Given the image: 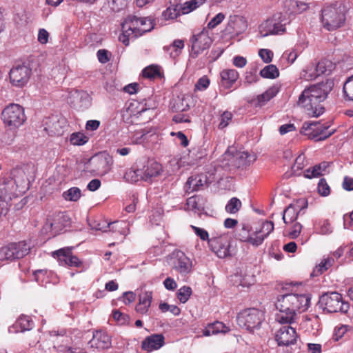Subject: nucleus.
<instances>
[{
	"label": "nucleus",
	"mask_w": 353,
	"mask_h": 353,
	"mask_svg": "<svg viewBox=\"0 0 353 353\" xmlns=\"http://www.w3.org/2000/svg\"><path fill=\"white\" fill-rule=\"evenodd\" d=\"M343 92L346 101H353V74L347 77L344 82Z\"/></svg>",
	"instance_id": "obj_35"
},
{
	"label": "nucleus",
	"mask_w": 353,
	"mask_h": 353,
	"mask_svg": "<svg viewBox=\"0 0 353 353\" xmlns=\"http://www.w3.org/2000/svg\"><path fill=\"white\" fill-rule=\"evenodd\" d=\"M250 236L249 226L245 224H243L241 229L235 233V238L243 242H248Z\"/></svg>",
	"instance_id": "obj_48"
},
{
	"label": "nucleus",
	"mask_w": 353,
	"mask_h": 353,
	"mask_svg": "<svg viewBox=\"0 0 353 353\" xmlns=\"http://www.w3.org/2000/svg\"><path fill=\"white\" fill-rule=\"evenodd\" d=\"M192 294V289L189 286H183L177 292V298L182 303L188 301Z\"/></svg>",
	"instance_id": "obj_47"
},
{
	"label": "nucleus",
	"mask_w": 353,
	"mask_h": 353,
	"mask_svg": "<svg viewBox=\"0 0 353 353\" xmlns=\"http://www.w3.org/2000/svg\"><path fill=\"white\" fill-rule=\"evenodd\" d=\"M172 121L176 123H190V117L183 112H179L172 117Z\"/></svg>",
	"instance_id": "obj_60"
},
{
	"label": "nucleus",
	"mask_w": 353,
	"mask_h": 353,
	"mask_svg": "<svg viewBox=\"0 0 353 353\" xmlns=\"http://www.w3.org/2000/svg\"><path fill=\"white\" fill-rule=\"evenodd\" d=\"M112 316L114 319L121 324L128 323L130 321V316L127 314L121 312L119 310L113 311Z\"/></svg>",
	"instance_id": "obj_53"
},
{
	"label": "nucleus",
	"mask_w": 353,
	"mask_h": 353,
	"mask_svg": "<svg viewBox=\"0 0 353 353\" xmlns=\"http://www.w3.org/2000/svg\"><path fill=\"white\" fill-rule=\"evenodd\" d=\"M185 185L191 192L199 191L205 185L208 186V178L205 174L192 175L188 178Z\"/></svg>",
	"instance_id": "obj_25"
},
{
	"label": "nucleus",
	"mask_w": 353,
	"mask_h": 353,
	"mask_svg": "<svg viewBox=\"0 0 353 353\" xmlns=\"http://www.w3.org/2000/svg\"><path fill=\"white\" fill-rule=\"evenodd\" d=\"M334 68L335 64L332 61L328 59H322L316 64V74L314 76H311V79H314L321 74L328 75Z\"/></svg>",
	"instance_id": "obj_29"
},
{
	"label": "nucleus",
	"mask_w": 353,
	"mask_h": 353,
	"mask_svg": "<svg viewBox=\"0 0 353 353\" xmlns=\"http://www.w3.org/2000/svg\"><path fill=\"white\" fill-rule=\"evenodd\" d=\"M1 119L6 126L10 130H14L21 126L26 117L22 106L17 103L8 105L1 112Z\"/></svg>",
	"instance_id": "obj_7"
},
{
	"label": "nucleus",
	"mask_w": 353,
	"mask_h": 353,
	"mask_svg": "<svg viewBox=\"0 0 353 353\" xmlns=\"http://www.w3.org/2000/svg\"><path fill=\"white\" fill-rule=\"evenodd\" d=\"M171 109L172 112H183L190 109V105L188 99L184 96L181 97H177L171 103Z\"/></svg>",
	"instance_id": "obj_32"
},
{
	"label": "nucleus",
	"mask_w": 353,
	"mask_h": 353,
	"mask_svg": "<svg viewBox=\"0 0 353 353\" xmlns=\"http://www.w3.org/2000/svg\"><path fill=\"white\" fill-rule=\"evenodd\" d=\"M259 55L265 63H270L272 60L273 52L268 49H261Z\"/></svg>",
	"instance_id": "obj_56"
},
{
	"label": "nucleus",
	"mask_w": 353,
	"mask_h": 353,
	"mask_svg": "<svg viewBox=\"0 0 353 353\" xmlns=\"http://www.w3.org/2000/svg\"><path fill=\"white\" fill-rule=\"evenodd\" d=\"M274 230V223L266 221L262 223L261 228L259 231L262 236L266 238Z\"/></svg>",
	"instance_id": "obj_52"
},
{
	"label": "nucleus",
	"mask_w": 353,
	"mask_h": 353,
	"mask_svg": "<svg viewBox=\"0 0 353 353\" xmlns=\"http://www.w3.org/2000/svg\"><path fill=\"white\" fill-rule=\"evenodd\" d=\"M173 268L179 272L185 274L190 271L192 262L182 251L178 250L172 253L171 258Z\"/></svg>",
	"instance_id": "obj_19"
},
{
	"label": "nucleus",
	"mask_w": 353,
	"mask_h": 353,
	"mask_svg": "<svg viewBox=\"0 0 353 353\" xmlns=\"http://www.w3.org/2000/svg\"><path fill=\"white\" fill-rule=\"evenodd\" d=\"M190 227L196 236H199L202 241H208V239H210L208 232L205 230L194 225H190Z\"/></svg>",
	"instance_id": "obj_58"
},
{
	"label": "nucleus",
	"mask_w": 353,
	"mask_h": 353,
	"mask_svg": "<svg viewBox=\"0 0 353 353\" xmlns=\"http://www.w3.org/2000/svg\"><path fill=\"white\" fill-rule=\"evenodd\" d=\"M319 307L328 313H347L350 308L347 302L343 300L342 295L336 292H326L322 294L318 303Z\"/></svg>",
	"instance_id": "obj_5"
},
{
	"label": "nucleus",
	"mask_w": 353,
	"mask_h": 353,
	"mask_svg": "<svg viewBox=\"0 0 353 353\" xmlns=\"http://www.w3.org/2000/svg\"><path fill=\"white\" fill-rule=\"evenodd\" d=\"M165 344V337L162 334H154L147 336L142 342L141 347L148 352L158 350Z\"/></svg>",
	"instance_id": "obj_22"
},
{
	"label": "nucleus",
	"mask_w": 353,
	"mask_h": 353,
	"mask_svg": "<svg viewBox=\"0 0 353 353\" xmlns=\"http://www.w3.org/2000/svg\"><path fill=\"white\" fill-rule=\"evenodd\" d=\"M30 250V245L26 241L11 243L0 248V261H12L21 259Z\"/></svg>",
	"instance_id": "obj_9"
},
{
	"label": "nucleus",
	"mask_w": 353,
	"mask_h": 353,
	"mask_svg": "<svg viewBox=\"0 0 353 353\" xmlns=\"http://www.w3.org/2000/svg\"><path fill=\"white\" fill-rule=\"evenodd\" d=\"M89 161L93 164L98 174L101 175H105L109 172L113 163L112 157L106 151L95 154Z\"/></svg>",
	"instance_id": "obj_15"
},
{
	"label": "nucleus",
	"mask_w": 353,
	"mask_h": 353,
	"mask_svg": "<svg viewBox=\"0 0 353 353\" xmlns=\"http://www.w3.org/2000/svg\"><path fill=\"white\" fill-rule=\"evenodd\" d=\"M252 157L248 152H240L237 153L235 156L236 162V165L238 167L241 166H245L247 165H250V163L253 161H254V158H252Z\"/></svg>",
	"instance_id": "obj_39"
},
{
	"label": "nucleus",
	"mask_w": 353,
	"mask_h": 353,
	"mask_svg": "<svg viewBox=\"0 0 353 353\" xmlns=\"http://www.w3.org/2000/svg\"><path fill=\"white\" fill-rule=\"evenodd\" d=\"M210 79L207 76H203L197 81L195 84V89L199 90H205L210 85Z\"/></svg>",
	"instance_id": "obj_55"
},
{
	"label": "nucleus",
	"mask_w": 353,
	"mask_h": 353,
	"mask_svg": "<svg viewBox=\"0 0 353 353\" xmlns=\"http://www.w3.org/2000/svg\"><path fill=\"white\" fill-rule=\"evenodd\" d=\"M181 5H175L168 7L163 12V16L165 19H173L176 18L181 13Z\"/></svg>",
	"instance_id": "obj_41"
},
{
	"label": "nucleus",
	"mask_w": 353,
	"mask_h": 353,
	"mask_svg": "<svg viewBox=\"0 0 353 353\" xmlns=\"http://www.w3.org/2000/svg\"><path fill=\"white\" fill-rule=\"evenodd\" d=\"M139 166L142 171V180L145 181H151L153 177L159 176L162 170L161 165L152 159L146 161Z\"/></svg>",
	"instance_id": "obj_20"
},
{
	"label": "nucleus",
	"mask_w": 353,
	"mask_h": 353,
	"mask_svg": "<svg viewBox=\"0 0 353 353\" xmlns=\"http://www.w3.org/2000/svg\"><path fill=\"white\" fill-rule=\"evenodd\" d=\"M264 239V236H262L260 233H259V232H256V236H250V239L248 240V242L254 246H259V245L262 244Z\"/></svg>",
	"instance_id": "obj_63"
},
{
	"label": "nucleus",
	"mask_w": 353,
	"mask_h": 353,
	"mask_svg": "<svg viewBox=\"0 0 353 353\" xmlns=\"http://www.w3.org/2000/svg\"><path fill=\"white\" fill-rule=\"evenodd\" d=\"M301 229V224L299 223H295L292 228V230L289 232V237L292 239H296L300 234Z\"/></svg>",
	"instance_id": "obj_61"
},
{
	"label": "nucleus",
	"mask_w": 353,
	"mask_h": 353,
	"mask_svg": "<svg viewBox=\"0 0 353 353\" xmlns=\"http://www.w3.org/2000/svg\"><path fill=\"white\" fill-rule=\"evenodd\" d=\"M186 205L188 210L195 212L204 210L203 199L200 196H194L187 199Z\"/></svg>",
	"instance_id": "obj_31"
},
{
	"label": "nucleus",
	"mask_w": 353,
	"mask_h": 353,
	"mask_svg": "<svg viewBox=\"0 0 353 353\" xmlns=\"http://www.w3.org/2000/svg\"><path fill=\"white\" fill-rule=\"evenodd\" d=\"M288 324L281 327L275 334V339L279 346H289L296 342L298 334L296 330Z\"/></svg>",
	"instance_id": "obj_16"
},
{
	"label": "nucleus",
	"mask_w": 353,
	"mask_h": 353,
	"mask_svg": "<svg viewBox=\"0 0 353 353\" xmlns=\"http://www.w3.org/2000/svg\"><path fill=\"white\" fill-rule=\"evenodd\" d=\"M288 6L291 7L292 12L297 14H301L307 10L308 4L304 1L297 0H288L287 1Z\"/></svg>",
	"instance_id": "obj_38"
},
{
	"label": "nucleus",
	"mask_w": 353,
	"mask_h": 353,
	"mask_svg": "<svg viewBox=\"0 0 353 353\" xmlns=\"http://www.w3.org/2000/svg\"><path fill=\"white\" fill-rule=\"evenodd\" d=\"M66 121L65 119H59L57 117L50 118L46 123L45 130L50 136H60L63 134V128L65 126Z\"/></svg>",
	"instance_id": "obj_23"
},
{
	"label": "nucleus",
	"mask_w": 353,
	"mask_h": 353,
	"mask_svg": "<svg viewBox=\"0 0 353 353\" xmlns=\"http://www.w3.org/2000/svg\"><path fill=\"white\" fill-rule=\"evenodd\" d=\"M321 12L323 27L328 31H333L345 23L347 7L343 1H338L325 6Z\"/></svg>",
	"instance_id": "obj_4"
},
{
	"label": "nucleus",
	"mask_w": 353,
	"mask_h": 353,
	"mask_svg": "<svg viewBox=\"0 0 353 353\" xmlns=\"http://www.w3.org/2000/svg\"><path fill=\"white\" fill-rule=\"evenodd\" d=\"M248 28L246 19L239 15L230 16L225 29V34L231 37L238 36L244 32Z\"/></svg>",
	"instance_id": "obj_17"
},
{
	"label": "nucleus",
	"mask_w": 353,
	"mask_h": 353,
	"mask_svg": "<svg viewBox=\"0 0 353 353\" xmlns=\"http://www.w3.org/2000/svg\"><path fill=\"white\" fill-rule=\"evenodd\" d=\"M152 300V294L151 292H145L139 295L140 304L150 306Z\"/></svg>",
	"instance_id": "obj_54"
},
{
	"label": "nucleus",
	"mask_w": 353,
	"mask_h": 353,
	"mask_svg": "<svg viewBox=\"0 0 353 353\" xmlns=\"http://www.w3.org/2000/svg\"><path fill=\"white\" fill-rule=\"evenodd\" d=\"M241 207V201L236 197H233L225 205V211L230 214H235L240 210Z\"/></svg>",
	"instance_id": "obj_42"
},
{
	"label": "nucleus",
	"mask_w": 353,
	"mask_h": 353,
	"mask_svg": "<svg viewBox=\"0 0 353 353\" xmlns=\"http://www.w3.org/2000/svg\"><path fill=\"white\" fill-rule=\"evenodd\" d=\"M334 259L332 258L325 259L323 261L321 262V263L318 266L316 267L312 275L316 273L322 274L323 272L326 271L332 265Z\"/></svg>",
	"instance_id": "obj_49"
},
{
	"label": "nucleus",
	"mask_w": 353,
	"mask_h": 353,
	"mask_svg": "<svg viewBox=\"0 0 353 353\" xmlns=\"http://www.w3.org/2000/svg\"><path fill=\"white\" fill-rule=\"evenodd\" d=\"M318 192L323 196H328L330 193V188L324 178H321L319 181Z\"/></svg>",
	"instance_id": "obj_51"
},
{
	"label": "nucleus",
	"mask_w": 353,
	"mask_h": 353,
	"mask_svg": "<svg viewBox=\"0 0 353 353\" xmlns=\"http://www.w3.org/2000/svg\"><path fill=\"white\" fill-rule=\"evenodd\" d=\"M310 296L305 294L288 293L277 297L276 308L279 311L276 321L281 324H292L297 314L305 311L310 304Z\"/></svg>",
	"instance_id": "obj_2"
},
{
	"label": "nucleus",
	"mask_w": 353,
	"mask_h": 353,
	"mask_svg": "<svg viewBox=\"0 0 353 353\" xmlns=\"http://www.w3.org/2000/svg\"><path fill=\"white\" fill-rule=\"evenodd\" d=\"M34 326V322L32 319L26 315L20 316L15 323L9 328L10 332H23L26 330H30Z\"/></svg>",
	"instance_id": "obj_26"
},
{
	"label": "nucleus",
	"mask_w": 353,
	"mask_h": 353,
	"mask_svg": "<svg viewBox=\"0 0 353 353\" xmlns=\"http://www.w3.org/2000/svg\"><path fill=\"white\" fill-rule=\"evenodd\" d=\"M220 75L221 85L226 89L232 88L239 77L238 72L234 69L224 70Z\"/></svg>",
	"instance_id": "obj_27"
},
{
	"label": "nucleus",
	"mask_w": 353,
	"mask_h": 353,
	"mask_svg": "<svg viewBox=\"0 0 353 353\" xmlns=\"http://www.w3.org/2000/svg\"><path fill=\"white\" fill-rule=\"evenodd\" d=\"M285 30V28L283 24L276 23L272 19L267 20L260 26V32L263 37L270 34H277Z\"/></svg>",
	"instance_id": "obj_24"
},
{
	"label": "nucleus",
	"mask_w": 353,
	"mask_h": 353,
	"mask_svg": "<svg viewBox=\"0 0 353 353\" xmlns=\"http://www.w3.org/2000/svg\"><path fill=\"white\" fill-rule=\"evenodd\" d=\"M230 329L225 326L222 322L215 321L212 323L208 324L203 331V334L205 336H209L212 334H217L219 333H227Z\"/></svg>",
	"instance_id": "obj_28"
},
{
	"label": "nucleus",
	"mask_w": 353,
	"mask_h": 353,
	"mask_svg": "<svg viewBox=\"0 0 353 353\" xmlns=\"http://www.w3.org/2000/svg\"><path fill=\"white\" fill-rule=\"evenodd\" d=\"M76 98L79 100L80 105L78 106L79 109H86L90 105V99L88 93L85 92H76Z\"/></svg>",
	"instance_id": "obj_45"
},
{
	"label": "nucleus",
	"mask_w": 353,
	"mask_h": 353,
	"mask_svg": "<svg viewBox=\"0 0 353 353\" xmlns=\"http://www.w3.org/2000/svg\"><path fill=\"white\" fill-rule=\"evenodd\" d=\"M190 41L192 43L190 57L195 59L203 50L210 48L212 39L208 35V32L201 31L198 34L193 35Z\"/></svg>",
	"instance_id": "obj_14"
},
{
	"label": "nucleus",
	"mask_w": 353,
	"mask_h": 353,
	"mask_svg": "<svg viewBox=\"0 0 353 353\" xmlns=\"http://www.w3.org/2000/svg\"><path fill=\"white\" fill-rule=\"evenodd\" d=\"M232 118V114L231 112H225L221 117V122L219 125V128H224L228 125L229 121H230Z\"/></svg>",
	"instance_id": "obj_62"
},
{
	"label": "nucleus",
	"mask_w": 353,
	"mask_h": 353,
	"mask_svg": "<svg viewBox=\"0 0 353 353\" xmlns=\"http://www.w3.org/2000/svg\"><path fill=\"white\" fill-rule=\"evenodd\" d=\"M65 200L77 201L81 196V190L79 188L73 187L63 193Z\"/></svg>",
	"instance_id": "obj_43"
},
{
	"label": "nucleus",
	"mask_w": 353,
	"mask_h": 353,
	"mask_svg": "<svg viewBox=\"0 0 353 353\" xmlns=\"http://www.w3.org/2000/svg\"><path fill=\"white\" fill-rule=\"evenodd\" d=\"M142 171L139 165L137 164L135 169H130L124 174V179L130 183H134L139 180H142Z\"/></svg>",
	"instance_id": "obj_34"
},
{
	"label": "nucleus",
	"mask_w": 353,
	"mask_h": 353,
	"mask_svg": "<svg viewBox=\"0 0 353 353\" xmlns=\"http://www.w3.org/2000/svg\"><path fill=\"white\" fill-rule=\"evenodd\" d=\"M12 174L21 176V179L12 177H3L0 179V199L6 202L11 201L12 198L18 197L23 194L28 189L27 180L24 179L25 173L21 170H14Z\"/></svg>",
	"instance_id": "obj_3"
},
{
	"label": "nucleus",
	"mask_w": 353,
	"mask_h": 353,
	"mask_svg": "<svg viewBox=\"0 0 353 353\" xmlns=\"http://www.w3.org/2000/svg\"><path fill=\"white\" fill-rule=\"evenodd\" d=\"M208 245L219 258L224 259L231 255L230 241L226 234L213 236L208 239Z\"/></svg>",
	"instance_id": "obj_13"
},
{
	"label": "nucleus",
	"mask_w": 353,
	"mask_h": 353,
	"mask_svg": "<svg viewBox=\"0 0 353 353\" xmlns=\"http://www.w3.org/2000/svg\"><path fill=\"white\" fill-rule=\"evenodd\" d=\"M329 167V163L323 161L319 164L315 165L311 168L307 169L304 172V176L307 179L318 177L322 175V172Z\"/></svg>",
	"instance_id": "obj_30"
},
{
	"label": "nucleus",
	"mask_w": 353,
	"mask_h": 353,
	"mask_svg": "<svg viewBox=\"0 0 353 353\" xmlns=\"http://www.w3.org/2000/svg\"><path fill=\"white\" fill-rule=\"evenodd\" d=\"M141 17H137L134 15H129L126 17L125 21L121 23V28L128 30L134 34V39L139 36L143 35L144 33L151 31L154 27V23L150 21L148 27H141L140 24L144 22L140 21Z\"/></svg>",
	"instance_id": "obj_11"
},
{
	"label": "nucleus",
	"mask_w": 353,
	"mask_h": 353,
	"mask_svg": "<svg viewBox=\"0 0 353 353\" xmlns=\"http://www.w3.org/2000/svg\"><path fill=\"white\" fill-rule=\"evenodd\" d=\"M205 1H206V0H192L187 1L183 5L180 6L181 13L183 14H188L202 5Z\"/></svg>",
	"instance_id": "obj_40"
},
{
	"label": "nucleus",
	"mask_w": 353,
	"mask_h": 353,
	"mask_svg": "<svg viewBox=\"0 0 353 353\" xmlns=\"http://www.w3.org/2000/svg\"><path fill=\"white\" fill-rule=\"evenodd\" d=\"M71 221L66 212H59L47 219L43 229L47 232L51 229L53 236L59 234L65 228L70 225Z\"/></svg>",
	"instance_id": "obj_12"
},
{
	"label": "nucleus",
	"mask_w": 353,
	"mask_h": 353,
	"mask_svg": "<svg viewBox=\"0 0 353 353\" xmlns=\"http://www.w3.org/2000/svg\"><path fill=\"white\" fill-rule=\"evenodd\" d=\"M184 48V41L182 39H175L173 43L167 47H164V49L167 51L174 49L175 54H173L172 52L170 53V55L173 57L178 56L180 53L181 50Z\"/></svg>",
	"instance_id": "obj_46"
},
{
	"label": "nucleus",
	"mask_w": 353,
	"mask_h": 353,
	"mask_svg": "<svg viewBox=\"0 0 353 353\" xmlns=\"http://www.w3.org/2000/svg\"><path fill=\"white\" fill-rule=\"evenodd\" d=\"M53 256L57 257L61 265L71 267L79 268L82 265V261L72 255V250L69 248H65L53 252Z\"/></svg>",
	"instance_id": "obj_18"
},
{
	"label": "nucleus",
	"mask_w": 353,
	"mask_h": 353,
	"mask_svg": "<svg viewBox=\"0 0 353 353\" xmlns=\"http://www.w3.org/2000/svg\"><path fill=\"white\" fill-rule=\"evenodd\" d=\"M89 344L92 347L105 350L111 347L112 341L106 332L102 330H97L93 332L92 339L89 341Z\"/></svg>",
	"instance_id": "obj_21"
},
{
	"label": "nucleus",
	"mask_w": 353,
	"mask_h": 353,
	"mask_svg": "<svg viewBox=\"0 0 353 353\" xmlns=\"http://www.w3.org/2000/svg\"><path fill=\"white\" fill-rule=\"evenodd\" d=\"M143 77L150 79H154L161 77L160 68L157 65H151L145 68L142 71Z\"/></svg>",
	"instance_id": "obj_36"
},
{
	"label": "nucleus",
	"mask_w": 353,
	"mask_h": 353,
	"mask_svg": "<svg viewBox=\"0 0 353 353\" xmlns=\"http://www.w3.org/2000/svg\"><path fill=\"white\" fill-rule=\"evenodd\" d=\"M263 319V313L256 308L246 309L239 313L236 317L238 325L250 332L259 329Z\"/></svg>",
	"instance_id": "obj_8"
},
{
	"label": "nucleus",
	"mask_w": 353,
	"mask_h": 353,
	"mask_svg": "<svg viewBox=\"0 0 353 353\" xmlns=\"http://www.w3.org/2000/svg\"><path fill=\"white\" fill-rule=\"evenodd\" d=\"M32 75L31 68L26 64H19L12 68L9 72L12 85L21 88L28 82Z\"/></svg>",
	"instance_id": "obj_10"
},
{
	"label": "nucleus",
	"mask_w": 353,
	"mask_h": 353,
	"mask_svg": "<svg viewBox=\"0 0 353 353\" xmlns=\"http://www.w3.org/2000/svg\"><path fill=\"white\" fill-rule=\"evenodd\" d=\"M351 329V327L347 325H341L334 329L332 339L334 341H339L345 335V334Z\"/></svg>",
	"instance_id": "obj_50"
},
{
	"label": "nucleus",
	"mask_w": 353,
	"mask_h": 353,
	"mask_svg": "<svg viewBox=\"0 0 353 353\" xmlns=\"http://www.w3.org/2000/svg\"><path fill=\"white\" fill-rule=\"evenodd\" d=\"M261 77L267 79H275L279 76V71L277 67L270 64L264 67L260 72Z\"/></svg>",
	"instance_id": "obj_37"
},
{
	"label": "nucleus",
	"mask_w": 353,
	"mask_h": 353,
	"mask_svg": "<svg viewBox=\"0 0 353 353\" xmlns=\"http://www.w3.org/2000/svg\"><path fill=\"white\" fill-rule=\"evenodd\" d=\"M342 187L344 190L347 191L353 190V179L345 176L343 179Z\"/></svg>",
	"instance_id": "obj_64"
},
{
	"label": "nucleus",
	"mask_w": 353,
	"mask_h": 353,
	"mask_svg": "<svg viewBox=\"0 0 353 353\" xmlns=\"http://www.w3.org/2000/svg\"><path fill=\"white\" fill-rule=\"evenodd\" d=\"M300 213V210L297 209L292 204L287 207L283 212V220L285 224H288L295 221Z\"/></svg>",
	"instance_id": "obj_33"
},
{
	"label": "nucleus",
	"mask_w": 353,
	"mask_h": 353,
	"mask_svg": "<svg viewBox=\"0 0 353 353\" xmlns=\"http://www.w3.org/2000/svg\"><path fill=\"white\" fill-rule=\"evenodd\" d=\"M225 19V15L220 12L213 17L208 24V27L210 29L214 28L220 24Z\"/></svg>",
	"instance_id": "obj_57"
},
{
	"label": "nucleus",
	"mask_w": 353,
	"mask_h": 353,
	"mask_svg": "<svg viewBox=\"0 0 353 353\" xmlns=\"http://www.w3.org/2000/svg\"><path fill=\"white\" fill-rule=\"evenodd\" d=\"M89 139L84 134L81 132H74L70 135V141L71 144L75 145H82L88 141Z\"/></svg>",
	"instance_id": "obj_44"
},
{
	"label": "nucleus",
	"mask_w": 353,
	"mask_h": 353,
	"mask_svg": "<svg viewBox=\"0 0 353 353\" xmlns=\"http://www.w3.org/2000/svg\"><path fill=\"white\" fill-rule=\"evenodd\" d=\"M330 126V125L328 123L321 124L320 121L305 122L300 133L307 136L310 139L321 141L327 139L334 133V130H327Z\"/></svg>",
	"instance_id": "obj_6"
},
{
	"label": "nucleus",
	"mask_w": 353,
	"mask_h": 353,
	"mask_svg": "<svg viewBox=\"0 0 353 353\" xmlns=\"http://www.w3.org/2000/svg\"><path fill=\"white\" fill-rule=\"evenodd\" d=\"M122 33L119 37V40L122 42L125 46L129 45L130 37L134 38V34L128 30L121 28Z\"/></svg>",
	"instance_id": "obj_59"
},
{
	"label": "nucleus",
	"mask_w": 353,
	"mask_h": 353,
	"mask_svg": "<svg viewBox=\"0 0 353 353\" xmlns=\"http://www.w3.org/2000/svg\"><path fill=\"white\" fill-rule=\"evenodd\" d=\"M332 79H326L319 83L305 88L299 97L298 105L304 108L311 117H318L323 114L325 108L321 104L334 87Z\"/></svg>",
	"instance_id": "obj_1"
}]
</instances>
